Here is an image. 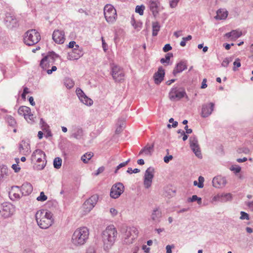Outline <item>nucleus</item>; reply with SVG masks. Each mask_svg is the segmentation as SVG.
I'll use <instances>...</instances> for the list:
<instances>
[{
    "instance_id": "f257e3e1",
    "label": "nucleus",
    "mask_w": 253,
    "mask_h": 253,
    "mask_svg": "<svg viewBox=\"0 0 253 253\" xmlns=\"http://www.w3.org/2000/svg\"><path fill=\"white\" fill-rule=\"evenodd\" d=\"M117 235V230L113 225L108 226L102 231L101 238L105 251H108L111 248L116 240Z\"/></svg>"
},
{
    "instance_id": "f03ea898",
    "label": "nucleus",
    "mask_w": 253,
    "mask_h": 253,
    "mask_svg": "<svg viewBox=\"0 0 253 253\" xmlns=\"http://www.w3.org/2000/svg\"><path fill=\"white\" fill-rule=\"evenodd\" d=\"M89 235V229L87 227L83 226L78 228L72 235L71 243L75 247L82 246L87 242Z\"/></svg>"
},
{
    "instance_id": "7ed1b4c3",
    "label": "nucleus",
    "mask_w": 253,
    "mask_h": 253,
    "mask_svg": "<svg viewBox=\"0 0 253 253\" xmlns=\"http://www.w3.org/2000/svg\"><path fill=\"white\" fill-rule=\"evenodd\" d=\"M52 213L46 210H40L36 214V219L41 228L47 229L53 223Z\"/></svg>"
},
{
    "instance_id": "20e7f679",
    "label": "nucleus",
    "mask_w": 253,
    "mask_h": 253,
    "mask_svg": "<svg viewBox=\"0 0 253 253\" xmlns=\"http://www.w3.org/2000/svg\"><path fill=\"white\" fill-rule=\"evenodd\" d=\"M124 242L126 244H131L137 238L138 231L135 227H126L122 230Z\"/></svg>"
},
{
    "instance_id": "39448f33",
    "label": "nucleus",
    "mask_w": 253,
    "mask_h": 253,
    "mask_svg": "<svg viewBox=\"0 0 253 253\" xmlns=\"http://www.w3.org/2000/svg\"><path fill=\"white\" fill-rule=\"evenodd\" d=\"M32 162H36L38 163H42L41 164H38L36 166L37 169H43L46 164V155L43 151L40 149L35 150L31 156Z\"/></svg>"
},
{
    "instance_id": "423d86ee",
    "label": "nucleus",
    "mask_w": 253,
    "mask_h": 253,
    "mask_svg": "<svg viewBox=\"0 0 253 253\" xmlns=\"http://www.w3.org/2000/svg\"><path fill=\"white\" fill-rule=\"evenodd\" d=\"M24 42L28 45H33L41 40L40 33L35 29L28 30L25 34Z\"/></svg>"
},
{
    "instance_id": "0eeeda50",
    "label": "nucleus",
    "mask_w": 253,
    "mask_h": 253,
    "mask_svg": "<svg viewBox=\"0 0 253 253\" xmlns=\"http://www.w3.org/2000/svg\"><path fill=\"white\" fill-rule=\"evenodd\" d=\"M104 14L106 21L112 23L115 21L117 12L115 8L111 4H106L104 8Z\"/></svg>"
},
{
    "instance_id": "6e6552de",
    "label": "nucleus",
    "mask_w": 253,
    "mask_h": 253,
    "mask_svg": "<svg viewBox=\"0 0 253 253\" xmlns=\"http://www.w3.org/2000/svg\"><path fill=\"white\" fill-rule=\"evenodd\" d=\"M98 200V196L96 194L91 196L84 203L82 208L85 212H89L95 206Z\"/></svg>"
},
{
    "instance_id": "1a4fd4ad",
    "label": "nucleus",
    "mask_w": 253,
    "mask_h": 253,
    "mask_svg": "<svg viewBox=\"0 0 253 253\" xmlns=\"http://www.w3.org/2000/svg\"><path fill=\"white\" fill-rule=\"evenodd\" d=\"M154 176V169L153 167L148 168L146 170L144 176L143 184L146 188L148 189L151 187Z\"/></svg>"
},
{
    "instance_id": "9d476101",
    "label": "nucleus",
    "mask_w": 253,
    "mask_h": 253,
    "mask_svg": "<svg viewBox=\"0 0 253 253\" xmlns=\"http://www.w3.org/2000/svg\"><path fill=\"white\" fill-rule=\"evenodd\" d=\"M112 76L116 82H121L124 80L125 73L123 70L117 65L112 67Z\"/></svg>"
},
{
    "instance_id": "9b49d317",
    "label": "nucleus",
    "mask_w": 253,
    "mask_h": 253,
    "mask_svg": "<svg viewBox=\"0 0 253 253\" xmlns=\"http://www.w3.org/2000/svg\"><path fill=\"white\" fill-rule=\"evenodd\" d=\"M190 146L195 155L198 158H202V154L198 144V141L196 136H192L189 138Z\"/></svg>"
},
{
    "instance_id": "f8f14e48",
    "label": "nucleus",
    "mask_w": 253,
    "mask_h": 253,
    "mask_svg": "<svg viewBox=\"0 0 253 253\" xmlns=\"http://www.w3.org/2000/svg\"><path fill=\"white\" fill-rule=\"evenodd\" d=\"M124 191V185L121 182H118L112 186L110 191V196L114 199L118 198Z\"/></svg>"
},
{
    "instance_id": "ddd939ff",
    "label": "nucleus",
    "mask_w": 253,
    "mask_h": 253,
    "mask_svg": "<svg viewBox=\"0 0 253 253\" xmlns=\"http://www.w3.org/2000/svg\"><path fill=\"white\" fill-rule=\"evenodd\" d=\"M186 95V92L183 89H178L176 87L172 88L169 93V98L171 100H179Z\"/></svg>"
},
{
    "instance_id": "4468645a",
    "label": "nucleus",
    "mask_w": 253,
    "mask_h": 253,
    "mask_svg": "<svg viewBox=\"0 0 253 253\" xmlns=\"http://www.w3.org/2000/svg\"><path fill=\"white\" fill-rule=\"evenodd\" d=\"M84 55L83 48L79 46L75 45L72 51L68 53L69 59L70 60H77Z\"/></svg>"
},
{
    "instance_id": "2eb2a0df",
    "label": "nucleus",
    "mask_w": 253,
    "mask_h": 253,
    "mask_svg": "<svg viewBox=\"0 0 253 253\" xmlns=\"http://www.w3.org/2000/svg\"><path fill=\"white\" fill-rule=\"evenodd\" d=\"M214 107V104L212 102L204 104L202 107L201 117L207 118L210 116L213 111Z\"/></svg>"
},
{
    "instance_id": "dca6fc26",
    "label": "nucleus",
    "mask_w": 253,
    "mask_h": 253,
    "mask_svg": "<svg viewBox=\"0 0 253 253\" xmlns=\"http://www.w3.org/2000/svg\"><path fill=\"white\" fill-rule=\"evenodd\" d=\"M76 92L81 102L87 106L92 105L93 102L92 100L88 97L81 88H77Z\"/></svg>"
},
{
    "instance_id": "f3484780",
    "label": "nucleus",
    "mask_w": 253,
    "mask_h": 253,
    "mask_svg": "<svg viewBox=\"0 0 253 253\" xmlns=\"http://www.w3.org/2000/svg\"><path fill=\"white\" fill-rule=\"evenodd\" d=\"M53 40L58 44L63 43L65 40L64 31L61 30H55L52 34Z\"/></svg>"
},
{
    "instance_id": "a211bd4d",
    "label": "nucleus",
    "mask_w": 253,
    "mask_h": 253,
    "mask_svg": "<svg viewBox=\"0 0 253 253\" xmlns=\"http://www.w3.org/2000/svg\"><path fill=\"white\" fill-rule=\"evenodd\" d=\"M212 185L216 188H221L224 187L227 181L225 177L221 176H217L213 178Z\"/></svg>"
},
{
    "instance_id": "6ab92c4d",
    "label": "nucleus",
    "mask_w": 253,
    "mask_h": 253,
    "mask_svg": "<svg viewBox=\"0 0 253 253\" xmlns=\"http://www.w3.org/2000/svg\"><path fill=\"white\" fill-rule=\"evenodd\" d=\"M165 75V71L163 67H159L158 71L156 72L153 76L154 82L156 84H160L164 80Z\"/></svg>"
},
{
    "instance_id": "aec40b11",
    "label": "nucleus",
    "mask_w": 253,
    "mask_h": 253,
    "mask_svg": "<svg viewBox=\"0 0 253 253\" xmlns=\"http://www.w3.org/2000/svg\"><path fill=\"white\" fill-rule=\"evenodd\" d=\"M232 199V195L230 193L218 194L214 196L212 199V201L226 202L231 201Z\"/></svg>"
},
{
    "instance_id": "412c9836",
    "label": "nucleus",
    "mask_w": 253,
    "mask_h": 253,
    "mask_svg": "<svg viewBox=\"0 0 253 253\" xmlns=\"http://www.w3.org/2000/svg\"><path fill=\"white\" fill-rule=\"evenodd\" d=\"M19 190L21 193L22 196H26L32 193L33 191V186L31 183L25 182L19 188Z\"/></svg>"
},
{
    "instance_id": "4be33fe9",
    "label": "nucleus",
    "mask_w": 253,
    "mask_h": 253,
    "mask_svg": "<svg viewBox=\"0 0 253 253\" xmlns=\"http://www.w3.org/2000/svg\"><path fill=\"white\" fill-rule=\"evenodd\" d=\"M187 69V63L185 61H181L177 63L175 68L173 70V74L174 76L178 73H181L182 71Z\"/></svg>"
},
{
    "instance_id": "5701e85b",
    "label": "nucleus",
    "mask_w": 253,
    "mask_h": 253,
    "mask_svg": "<svg viewBox=\"0 0 253 253\" xmlns=\"http://www.w3.org/2000/svg\"><path fill=\"white\" fill-rule=\"evenodd\" d=\"M149 7L154 17H156L159 13L158 0H150L149 2Z\"/></svg>"
},
{
    "instance_id": "b1692460",
    "label": "nucleus",
    "mask_w": 253,
    "mask_h": 253,
    "mask_svg": "<svg viewBox=\"0 0 253 253\" xmlns=\"http://www.w3.org/2000/svg\"><path fill=\"white\" fill-rule=\"evenodd\" d=\"M20 187L18 186H13L11 187V189L9 192V196L11 200H16L19 199L21 196L17 192L19 190Z\"/></svg>"
},
{
    "instance_id": "393cba45",
    "label": "nucleus",
    "mask_w": 253,
    "mask_h": 253,
    "mask_svg": "<svg viewBox=\"0 0 253 253\" xmlns=\"http://www.w3.org/2000/svg\"><path fill=\"white\" fill-rule=\"evenodd\" d=\"M59 57V55L56 54L54 52H49L42 59V64L43 65L44 62L46 60L48 61V62H49L51 64H52L54 63L55 60Z\"/></svg>"
},
{
    "instance_id": "a878e982",
    "label": "nucleus",
    "mask_w": 253,
    "mask_h": 253,
    "mask_svg": "<svg viewBox=\"0 0 253 253\" xmlns=\"http://www.w3.org/2000/svg\"><path fill=\"white\" fill-rule=\"evenodd\" d=\"M19 151L20 153L23 155L29 154L31 152L30 144L25 141H22L19 145Z\"/></svg>"
},
{
    "instance_id": "bb28decb",
    "label": "nucleus",
    "mask_w": 253,
    "mask_h": 253,
    "mask_svg": "<svg viewBox=\"0 0 253 253\" xmlns=\"http://www.w3.org/2000/svg\"><path fill=\"white\" fill-rule=\"evenodd\" d=\"M5 24L9 28H15L18 26V20L14 16L7 17Z\"/></svg>"
},
{
    "instance_id": "cd10ccee",
    "label": "nucleus",
    "mask_w": 253,
    "mask_h": 253,
    "mask_svg": "<svg viewBox=\"0 0 253 253\" xmlns=\"http://www.w3.org/2000/svg\"><path fill=\"white\" fill-rule=\"evenodd\" d=\"M242 35V33L239 30H232L230 32L227 33L225 34V37L230 38L231 40H235L240 37Z\"/></svg>"
},
{
    "instance_id": "c85d7f7f",
    "label": "nucleus",
    "mask_w": 253,
    "mask_h": 253,
    "mask_svg": "<svg viewBox=\"0 0 253 253\" xmlns=\"http://www.w3.org/2000/svg\"><path fill=\"white\" fill-rule=\"evenodd\" d=\"M162 217V212L161 211L156 208L153 210L151 215V219L155 223H159Z\"/></svg>"
},
{
    "instance_id": "c756f323",
    "label": "nucleus",
    "mask_w": 253,
    "mask_h": 253,
    "mask_svg": "<svg viewBox=\"0 0 253 253\" xmlns=\"http://www.w3.org/2000/svg\"><path fill=\"white\" fill-rule=\"evenodd\" d=\"M153 149L154 145H152L151 146L147 145L139 152V155L144 154L146 156H150L152 155Z\"/></svg>"
},
{
    "instance_id": "7c9ffc66",
    "label": "nucleus",
    "mask_w": 253,
    "mask_h": 253,
    "mask_svg": "<svg viewBox=\"0 0 253 253\" xmlns=\"http://www.w3.org/2000/svg\"><path fill=\"white\" fill-rule=\"evenodd\" d=\"M31 109L27 106H22L19 107L18 110V113L19 115L23 116L24 118H26L28 114L30 113Z\"/></svg>"
},
{
    "instance_id": "2f4dec72",
    "label": "nucleus",
    "mask_w": 253,
    "mask_h": 253,
    "mask_svg": "<svg viewBox=\"0 0 253 253\" xmlns=\"http://www.w3.org/2000/svg\"><path fill=\"white\" fill-rule=\"evenodd\" d=\"M216 16L215 18L216 19H225L228 15V12L224 9H220L217 11Z\"/></svg>"
},
{
    "instance_id": "473e14b6",
    "label": "nucleus",
    "mask_w": 253,
    "mask_h": 253,
    "mask_svg": "<svg viewBox=\"0 0 253 253\" xmlns=\"http://www.w3.org/2000/svg\"><path fill=\"white\" fill-rule=\"evenodd\" d=\"M5 119L9 126L12 127H15L16 126V121L15 119L11 115H6L5 117Z\"/></svg>"
},
{
    "instance_id": "72a5a7b5",
    "label": "nucleus",
    "mask_w": 253,
    "mask_h": 253,
    "mask_svg": "<svg viewBox=\"0 0 253 253\" xmlns=\"http://www.w3.org/2000/svg\"><path fill=\"white\" fill-rule=\"evenodd\" d=\"M160 30V25L158 22L152 23V36L155 37L158 35Z\"/></svg>"
},
{
    "instance_id": "f704fd0d",
    "label": "nucleus",
    "mask_w": 253,
    "mask_h": 253,
    "mask_svg": "<svg viewBox=\"0 0 253 253\" xmlns=\"http://www.w3.org/2000/svg\"><path fill=\"white\" fill-rule=\"evenodd\" d=\"M83 134V130L82 128H78L75 130V132L72 133V136L77 139H81Z\"/></svg>"
},
{
    "instance_id": "c9c22d12",
    "label": "nucleus",
    "mask_w": 253,
    "mask_h": 253,
    "mask_svg": "<svg viewBox=\"0 0 253 253\" xmlns=\"http://www.w3.org/2000/svg\"><path fill=\"white\" fill-rule=\"evenodd\" d=\"M64 84L65 86L68 89L72 88L75 84L73 80L69 78H66L64 79Z\"/></svg>"
},
{
    "instance_id": "e433bc0d",
    "label": "nucleus",
    "mask_w": 253,
    "mask_h": 253,
    "mask_svg": "<svg viewBox=\"0 0 253 253\" xmlns=\"http://www.w3.org/2000/svg\"><path fill=\"white\" fill-rule=\"evenodd\" d=\"M93 156V154L92 152L86 153L82 157L81 160L84 163H87Z\"/></svg>"
},
{
    "instance_id": "4c0bfd02",
    "label": "nucleus",
    "mask_w": 253,
    "mask_h": 253,
    "mask_svg": "<svg viewBox=\"0 0 253 253\" xmlns=\"http://www.w3.org/2000/svg\"><path fill=\"white\" fill-rule=\"evenodd\" d=\"M173 56V54L171 53H168L165 56V58H161L160 62L162 64L167 63L169 64L170 59Z\"/></svg>"
},
{
    "instance_id": "58836bf2",
    "label": "nucleus",
    "mask_w": 253,
    "mask_h": 253,
    "mask_svg": "<svg viewBox=\"0 0 253 253\" xmlns=\"http://www.w3.org/2000/svg\"><path fill=\"white\" fill-rule=\"evenodd\" d=\"M62 164V159L59 157H56L53 161V166L56 169H59Z\"/></svg>"
},
{
    "instance_id": "ea45409f",
    "label": "nucleus",
    "mask_w": 253,
    "mask_h": 253,
    "mask_svg": "<svg viewBox=\"0 0 253 253\" xmlns=\"http://www.w3.org/2000/svg\"><path fill=\"white\" fill-rule=\"evenodd\" d=\"M8 169L5 166L0 167V178L4 177L5 175H7Z\"/></svg>"
},
{
    "instance_id": "a19ab883",
    "label": "nucleus",
    "mask_w": 253,
    "mask_h": 253,
    "mask_svg": "<svg viewBox=\"0 0 253 253\" xmlns=\"http://www.w3.org/2000/svg\"><path fill=\"white\" fill-rule=\"evenodd\" d=\"M145 6L143 5H137L135 8V12L139 13V15H142L143 14Z\"/></svg>"
},
{
    "instance_id": "79ce46f5",
    "label": "nucleus",
    "mask_w": 253,
    "mask_h": 253,
    "mask_svg": "<svg viewBox=\"0 0 253 253\" xmlns=\"http://www.w3.org/2000/svg\"><path fill=\"white\" fill-rule=\"evenodd\" d=\"M130 159H128L126 161L124 162H123V163H122L120 164H119V165L117 167L116 169V170H115V173H117L118 170L120 169H121V168H123V167H125L126 165H127V164L130 162Z\"/></svg>"
},
{
    "instance_id": "37998d69",
    "label": "nucleus",
    "mask_w": 253,
    "mask_h": 253,
    "mask_svg": "<svg viewBox=\"0 0 253 253\" xmlns=\"http://www.w3.org/2000/svg\"><path fill=\"white\" fill-rule=\"evenodd\" d=\"M42 59L41 60V62H40V66L43 70H47V69L48 68H49V67L50 66V65L51 64L46 60L44 62L43 65L42 64Z\"/></svg>"
},
{
    "instance_id": "c03bdc74",
    "label": "nucleus",
    "mask_w": 253,
    "mask_h": 253,
    "mask_svg": "<svg viewBox=\"0 0 253 253\" xmlns=\"http://www.w3.org/2000/svg\"><path fill=\"white\" fill-rule=\"evenodd\" d=\"M233 70L234 71H237V68H239L241 66L240 59L239 58L236 59L233 63Z\"/></svg>"
},
{
    "instance_id": "a18cd8bd",
    "label": "nucleus",
    "mask_w": 253,
    "mask_h": 253,
    "mask_svg": "<svg viewBox=\"0 0 253 253\" xmlns=\"http://www.w3.org/2000/svg\"><path fill=\"white\" fill-rule=\"evenodd\" d=\"M27 117V118L26 117L24 118L29 123H32L34 122V116L33 114H32L31 111H30V113H28Z\"/></svg>"
},
{
    "instance_id": "49530a36",
    "label": "nucleus",
    "mask_w": 253,
    "mask_h": 253,
    "mask_svg": "<svg viewBox=\"0 0 253 253\" xmlns=\"http://www.w3.org/2000/svg\"><path fill=\"white\" fill-rule=\"evenodd\" d=\"M47 198V196L46 195H45L44 192H41L40 193V195L37 198V200L38 201L43 202V201L46 200Z\"/></svg>"
},
{
    "instance_id": "de8ad7c7",
    "label": "nucleus",
    "mask_w": 253,
    "mask_h": 253,
    "mask_svg": "<svg viewBox=\"0 0 253 253\" xmlns=\"http://www.w3.org/2000/svg\"><path fill=\"white\" fill-rule=\"evenodd\" d=\"M241 216L240 219L241 220H249L250 217L249 215L245 211H242L240 212Z\"/></svg>"
},
{
    "instance_id": "09e8293b",
    "label": "nucleus",
    "mask_w": 253,
    "mask_h": 253,
    "mask_svg": "<svg viewBox=\"0 0 253 253\" xmlns=\"http://www.w3.org/2000/svg\"><path fill=\"white\" fill-rule=\"evenodd\" d=\"M40 124L42 125V129L43 131L48 129L49 127L48 125L44 121L43 119L42 118L40 120Z\"/></svg>"
},
{
    "instance_id": "8fccbe9b",
    "label": "nucleus",
    "mask_w": 253,
    "mask_h": 253,
    "mask_svg": "<svg viewBox=\"0 0 253 253\" xmlns=\"http://www.w3.org/2000/svg\"><path fill=\"white\" fill-rule=\"evenodd\" d=\"M131 23L134 28L137 30H139L142 26L141 23L136 22L134 20L131 21Z\"/></svg>"
},
{
    "instance_id": "3c124183",
    "label": "nucleus",
    "mask_w": 253,
    "mask_h": 253,
    "mask_svg": "<svg viewBox=\"0 0 253 253\" xmlns=\"http://www.w3.org/2000/svg\"><path fill=\"white\" fill-rule=\"evenodd\" d=\"M204 180H205V179H204V177H203L202 176H200L199 177V178H198L199 182L198 183V187H199V188H203Z\"/></svg>"
},
{
    "instance_id": "603ef678",
    "label": "nucleus",
    "mask_w": 253,
    "mask_h": 253,
    "mask_svg": "<svg viewBox=\"0 0 253 253\" xmlns=\"http://www.w3.org/2000/svg\"><path fill=\"white\" fill-rule=\"evenodd\" d=\"M230 169L232 171H233L235 173H239L241 171V168L239 166H237V165L236 166H232L231 167Z\"/></svg>"
},
{
    "instance_id": "864d4df0",
    "label": "nucleus",
    "mask_w": 253,
    "mask_h": 253,
    "mask_svg": "<svg viewBox=\"0 0 253 253\" xmlns=\"http://www.w3.org/2000/svg\"><path fill=\"white\" fill-rule=\"evenodd\" d=\"M140 171V169H132L131 168H128L126 172L129 174H132L133 173H136Z\"/></svg>"
},
{
    "instance_id": "5fc2aeb1",
    "label": "nucleus",
    "mask_w": 253,
    "mask_h": 253,
    "mask_svg": "<svg viewBox=\"0 0 253 253\" xmlns=\"http://www.w3.org/2000/svg\"><path fill=\"white\" fill-rule=\"evenodd\" d=\"M231 61V60H230L229 58H226L222 61V62L221 63V66L223 67H227L228 66V65Z\"/></svg>"
},
{
    "instance_id": "6e6d98bb",
    "label": "nucleus",
    "mask_w": 253,
    "mask_h": 253,
    "mask_svg": "<svg viewBox=\"0 0 253 253\" xmlns=\"http://www.w3.org/2000/svg\"><path fill=\"white\" fill-rule=\"evenodd\" d=\"M179 1V0H171L170 1V6L171 8L175 7L177 4L178 2Z\"/></svg>"
},
{
    "instance_id": "4d7b16f0",
    "label": "nucleus",
    "mask_w": 253,
    "mask_h": 253,
    "mask_svg": "<svg viewBox=\"0 0 253 253\" xmlns=\"http://www.w3.org/2000/svg\"><path fill=\"white\" fill-rule=\"evenodd\" d=\"M172 49L171 46L169 44H166L163 47V51L165 52L170 50Z\"/></svg>"
},
{
    "instance_id": "13d9d810",
    "label": "nucleus",
    "mask_w": 253,
    "mask_h": 253,
    "mask_svg": "<svg viewBox=\"0 0 253 253\" xmlns=\"http://www.w3.org/2000/svg\"><path fill=\"white\" fill-rule=\"evenodd\" d=\"M198 198H199V197H198L197 195H193L192 196V197L188 199V202H193L196 201Z\"/></svg>"
},
{
    "instance_id": "bf43d9fd",
    "label": "nucleus",
    "mask_w": 253,
    "mask_h": 253,
    "mask_svg": "<svg viewBox=\"0 0 253 253\" xmlns=\"http://www.w3.org/2000/svg\"><path fill=\"white\" fill-rule=\"evenodd\" d=\"M11 167L14 169L15 172H18L20 170V168L18 166L17 164H13Z\"/></svg>"
},
{
    "instance_id": "052dcab7",
    "label": "nucleus",
    "mask_w": 253,
    "mask_h": 253,
    "mask_svg": "<svg viewBox=\"0 0 253 253\" xmlns=\"http://www.w3.org/2000/svg\"><path fill=\"white\" fill-rule=\"evenodd\" d=\"M57 70V67L55 66H53L52 67H51V69H47L46 70V73L50 75V74H51L53 72V71H55L56 70Z\"/></svg>"
},
{
    "instance_id": "680f3d73",
    "label": "nucleus",
    "mask_w": 253,
    "mask_h": 253,
    "mask_svg": "<svg viewBox=\"0 0 253 253\" xmlns=\"http://www.w3.org/2000/svg\"><path fill=\"white\" fill-rule=\"evenodd\" d=\"M169 122L172 123L171 126L173 127H176L177 126V125H178V122H176V121L174 122L173 118L169 119Z\"/></svg>"
},
{
    "instance_id": "e2e57ef3",
    "label": "nucleus",
    "mask_w": 253,
    "mask_h": 253,
    "mask_svg": "<svg viewBox=\"0 0 253 253\" xmlns=\"http://www.w3.org/2000/svg\"><path fill=\"white\" fill-rule=\"evenodd\" d=\"M172 158L173 157L172 155L165 156L164 159V162L166 163H168L170 160L172 159Z\"/></svg>"
},
{
    "instance_id": "0e129e2a",
    "label": "nucleus",
    "mask_w": 253,
    "mask_h": 253,
    "mask_svg": "<svg viewBox=\"0 0 253 253\" xmlns=\"http://www.w3.org/2000/svg\"><path fill=\"white\" fill-rule=\"evenodd\" d=\"M110 212L113 216H116L118 214V211L114 208H111Z\"/></svg>"
},
{
    "instance_id": "69168bd1",
    "label": "nucleus",
    "mask_w": 253,
    "mask_h": 253,
    "mask_svg": "<svg viewBox=\"0 0 253 253\" xmlns=\"http://www.w3.org/2000/svg\"><path fill=\"white\" fill-rule=\"evenodd\" d=\"M44 131H45V137L47 138L48 137H51L52 136V133L51 132V131L49 130V129H46L45 130H44Z\"/></svg>"
},
{
    "instance_id": "338daca9",
    "label": "nucleus",
    "mask_w": 253,
    "mask_h": 253,
    "mask_svg": "<svg viewBox=\"0 0 253 253\" xmlns=\"http://www.w3.org/2000/svg\"><path fill=\"white\" fill-rule=\"evenodd\" d=\"M172 248H174V246L172 245V246H170V245H167L166 246V253H172V251H171V249Z\"/></svg>"
},
{
    "instance_id": "774afa93",
    "label": "nucleus",
    "mask_w": 253,
    "mask_h": 253,
    "mask_svg": "<svg viewBox=\"0 0 253 253\" xmlns=\"http://www.w3.org/2000/svg\"><path fill=\"white\" fill-rule=\"evenodd\" d=\"M86 253H96L95 250L93 247H89L86 251Z\"/></svg>"
}]
</instances>
